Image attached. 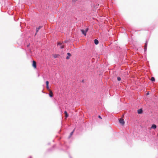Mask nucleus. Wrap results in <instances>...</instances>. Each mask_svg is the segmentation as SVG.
<instances>
[{"label":"nucleus","instance_id":"11","mask_svg":"<svg viewBox=\"0 0 158 158\" xmlns=\"http://www.w3.org/2000/svg\"><path fill=\"white\" fill-rule=\"evenodd\" d=\"M94 42L95 44L97 45L98 43V41L97 40L95 39L94 40Z\"/></svg>","mask_w":158,"mask_h":158},{"label":"nucleus","instance_id":"21","mask_svg":"<svg viewBox=\"0 0 158 158\" xmlns=\"http://www.w3.org/2000/svg\"><path fill=\"white\" fill-rule=\"evenodd\" d=\"M148 94H149V93H148H148H147V95H148Z\"/></svg>","mask_w":158,"mask_h":158},{"label":"nucleus","instance_id":"2","mask_svg":"<svg viewBox=\"0 0 158 158\" xmlns=\"http://www.w3.org/2000/svg\"><path fill=\"white\" fill-rule=\"evenodd\" d=\"M119 122L123 126L125 123V122L123 119L120 118L119 120Z\"/></svg>","mask_w":158,"mask_h":158},{"label":"nucleus","instance_id":"17","mask_svg":"<svg viewBox=\"0 0 158 158\" xmlns=\"http://www.w3.org/2000/svg\"><path fill=\"white\" fill-rule=\"evenodd\" d=\"M46 88H47V89L48 90H49V89H49V87L48 85H46Z\"/></svg>","mask_w":158,"mask_h":158},{"label":"nucleus","instance_id":"13","mask_svg":"<svg viewBox=\"0 0 158 158\" xmlns=\"http://www.w3.org/2000/svg\"><path fill=\"white\" fill-rule=\"evenodd\" d=\"M151 81H155V79L154 77H152L151 78Z\"/></svg>","mask_w":158,"mask_h":158},{"label":"nucleus","instance_id":"4","mask_svg":"<svg viewBox=\"0 0 158 158\" xmlns=\"http://www.w3.org/2000/svg\"><path fill=\"white\" fill-rule=\"evenodd\" d=\"M49 96L51 97H52L53 94L52 91L50 89H49Z\"/></svg>","mask_w":158,"mask_h":158},{"label":"nucleus","instance_id":"14","mask_svg":"<svg viewBox=\"0 0 158 158\" xmlns=\"http://www.w3.org/2000/svg\"><path fill=\"white\" fill-rule=\"evenodd\" d=\"M46 85H48L49 84V82L48 81H47L46 82Z\"/></svg>","mask_w":158,"mask_h":158},{"label":"nucleus","instance_id":"20","mask_svg":"<svg viewBox=\"0 0 158 158\" xmlns=\"http://www.w3.org/2000/svg\"><path fill=\"white\" fill-rule=\"evenodd\" d=\"M98 117L99 118H100V119H102V118L101 117L100 115H99V116H98Z\"/></svg>","mask_w":158,"mask_h":158},{"label":"nucleus","instance_id":"6","mask_svg":"<svg viewBox=\"0 0 158 158\" xmlns=\"http://www.w3.org/2000/svg\"><path fill=\"white\" fill-rule=\"evenodd\" d=\"M41 27H42L41 26H40L36 28V33L35 35L39 31V30L41 28Z\"/></svg>","mask_w":158,"mask_h":158},{"label":"nucleus","instance_id":"19","mask_svg":"<svg viewBox=\"0 0 158 158\" xmlns=\"http://www.w3.org/2000/svg\"><path fill=\"white\" fill-rule=\"evenodd\" d=\"M64 45H62L60 47V48H64Z\"/></svg>","mask_w":158,"mask_h":158},{"label":"nucleus","instance_id":"5","mask_svg":"<svg viewBox=\"0 0 158 158\" xmlns=\"http://www.w3.org/2000/svg\"><path fill=\"white\" fill-rule=\"evenodd\" d=\"M67 54L68 56L66 57V59L67 60H68L70 58L69 57L71 56V54L69 52Z\"/></svg>","mask_w":158,"mask_h":158},{"label":"nucleus","instance_id":"18","mask_svg":"<svg viewBox=\"0 0 158 158\" xmlns=\"http://www.w3.org/2000/svg\"><path fill=\"white\" fill-rule=\"evenodd\" d=\"M61 44V43L60 42H59L58 43V45H60Z\"/></svg>","mask_w":158,"mask_h":158},{"label":"nucleus","instance_id":"10","mask_svg":"<svg viewBox=\"0 0 158 158\" xmlns=\"http://www.w3.org/2000/svg\"><path fill=\"white\" fill-rule=\"evenodd\" d=\"M64 114H65V117L66 118L68 117L69 116L68 114L67 113V112L66 111H65L64 112Z\"/></svg>","mask_w":158,"mask_h":158},{"label":"nucleus","instance_id":"7","mask_svg":"<svg viewBox=\"0 0 158 158\" xmlns=\"http://www.w3.org/2000/svg\"><path fill=\"white\" fill-rule=\"evenodd\" d=\"M148 45V43L147 42H146L145 43V45L144 46V51H146L147 47Z\"/></svg>","mask_w":158,"mask_h":158},{"label":"nucleus","instance_id":"8","mask_svg":"<svg viewBox=\"0 0 158 158\" xmlns=\"http://www.w3.org/2000/svg\"><path fill=\"white\" fill-rule=\"evenodd\" d=\"M156 125H155V124L152 125L151 127V129H156Z\"/></svg>","mask_w":158,"mask_h":158},{"label":"nucleus","instance_id":"12","mask_svg":"<svg viewBox=\"0 0 158 158\" xmlns=\"http://www.w3.org/2000/svg\"><path fill=\"white\" fill-rule=\"evenodd\" d=\"M52 55L54 58H56L58 57V55H57L53 54Z\"/></svg>","mask_w":158,"mask_h":158},{"label":"nucleus","instance_id":"1","mask_svg":"<svg viewBox=\"0 0 158 158\" xmlns=\"http://www.w3.org/2000/svg\"><path fill=\"white\" fill-rule=\"evenodd\" d=\"M88 30V28H86L85 30H84L82 29L81 30V31L82 32V33L84 34L85 36L86 35V33L87 32Z\"/></svg>","mask_w":158,"mask_h":158},{"label":"nucleus","instance_id":"15","mask_svg":"<svg viewBox=\"0 0 158 158\" xmlns=\"http://www.w3.org/2000/svg\"><path fill=\"white\" fill-rule=\"evenodd\" d=\"M117 80L118 81H119L121 80V78L120 77H117Z\"/></svg>","mask_w":158,"mask_h":158},{"label":"nucleus","instance_id":"3","mask_svg":"<svg viewBox=\"0 0 158 158\" xmlns=\"http://www.w3.org/2000/svg\"><path fill=\"white\" fill-rule=\"evenodd\" d=\"M32 66L35 69H36V62L35 61H33Z\"/></svg>","mask_w":158,"mask_h":158},{"label":"nucleus","instance_id":"16","mask_svg":"<svg viewBox=\"0 0 158 158\" xmlns=\"http://www.w3.org/2000/svg\"><path fill=\"white\" fill-rule=\"evenodd\" d=\"M74 130H73V131H72L71 133L70 134L71 136V135H73V132H74Z\"/></svg>","mask_w":158,"mask_h":158},{"label":"nucleus","instance_id":"9","mask_svg":"<svg viewBox=\"0 0 158 158\" xmlns=\"http://www.w3.org/2000/svg\"><path fill=\"white\" fill-rule=\"evenodd\" d=\"M137 112L138 114H141L142 112V110L141 109H139L138 110Z\"/></svg>","mask_w":158,"mask_h":158}]
</instances>
